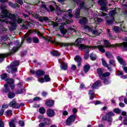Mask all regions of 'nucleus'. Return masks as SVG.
Returning <instances> with one entry per match:
<instances>
[{
	"label": "nucleus",
	"mask_w": 127,
	"mask_h": 127,
	"mask_svg": "<svg viewBox=\"0 0 127 127\" xmlns=\"http://www.w3.org/2000/svg\"><path fill=\"white\" fill-rule=\"evenodd\" d=\"M6 6H1V12L0 13V22L10 24V30H15L17 27V24L22 23L23 19L19 17V16L16 14H11L6 10Z\"/></svg>",
	"instance_id": "1"
},
{
	"label": "nucleus",
	"mask_w": 127,
	"mask_h": 127,
	"mask_svg": "<svg viewBox=\"0 0 127 127\" xmlns=\"http://www.w3.org/2000/svg\"><path fill=\"white\" fill-rule=\"evenodd\" d=\"M15 45H17V46H14L12 49H11L10 52L6 53V54H0V63H1L2 61H3V60L5 57H7L8 56H10V55H12L13 53H15L20 47H21V45H22V44H21L19 45V42L18 41H16L15 42Z\"/></svg>",
	"instance_id": "2"
},
{
	"label": "nucleus",
	"mask_w": 127,
	"mask_h": 127,
	"mask_svg": "<svg viewBox=\"0 0 127 127\" xmlns=\"http://www.w3.org/2000/svg\"><path fill=\"white\" fill-rule=\"evenodd\" d=\"M54 44L55 45H57V46H61L62 47L64 46V47H67L68 46H70V45H74V46H78L79 48V46L82 45V39L81 38H78L76 40L74 43H61L57 41L53 42Z\"/></svg>",
	"instance_id": "3"
},
{
	"label": "nucleus",
	"mask_w": 127,
	"mask_h": 127,
	"mask_svg": "<svg viewBox=\"0 0 127 127\" xmlns=\"http://www.w3.org/2000/svg\"><path fill=\"white\" fill-rule=\"evenodd\" d=\"M19 65V61H15L6 67V71L9 73L15 74L17 72V66Z\"/></svg>",
	"instance_id": "4"
},
{
	"label": "nucleus",
	"mask_w": 127,
	"mask_h": 127,
	"mask_svg": "<svg viewBox=\"0 0 127 127\" xmlns=\"http://www.w3.org/2000/svg\"><path fill=\"white\" fill-rule=\"evenodd\" d=\"M104 42L105 47H120L124 51H127V43L126 42H124L122 43L116 44L115 45H111L107 40H104Z\"/></svg>",
	"instance_id": "5"
},
{
	"label": "nucleus",
	"mask_w": 127,
	"mask_h": 127,
	"mask_svg": "<svg viewBox=\"0 0 127 127\" xmlns=\"http://www.w3.org/2000/svg\"><path fill=\"white\" fill-rule=\"evenodd\" d=\"M96 48V47L95 46H86L84 44H81L79 46V49L80 50H81L82 51H84L85 52V53L84 55V59H88L89 58V53L90 52V50H94Z\"/></svg>",
	"instance_id": "6"
},
{
	"label": "nucleus",
	"mask_w": 127,
	"mask_h": 127,
	"mask_svg": "<svg viewBox=\"0 0 127 127\" xmlns=\"http://www.w3.org/2000/svg\"><path fill=\"white\" fill-rule=\"evenodd\" d=\"M117 11L116 9L112 10L109 12V15L106 17V21L108 24H112L115 20V18H114V15L116 14Z\"/></svg>",
	"instance_id": "7"
},
{
	"label": "nucleus",
	"mask_w": 127,
	"mask_h": 127,
	"mask_svg": "<svg viewBox=\"0 0 127 127\" xmlns=\"http://www.w3.org/2000/svg\"><path fill=\"white\" fill-rule=\"evenodd\" d=\"M97 74L101 80H104L106 77H109L111 75V73L107 72L104 73V69L98 68L97 69Z\"/></svg>",
	"instance_id": "8"
},
{
	"label": "nucleus",
	"mask_w": 127,
	"mask_h": 127,
	"mask_svg": "<svg viewBox=\"0 0 127 127\" xmlns=\"http://www.w3.org/2000/svg\"><path fill=\"white\" fill-rule=\"evenodd\" d=\"M79 7L80 8L75 9V17L76 18H79V17H80V10L81 9L83 8V9L86 10V9H89V8H90V7L86 8L85 7V3L83 2L80 3Z\"/></svg>",
	"instance_id": "9"
},
{
	"label": "nucleus",
	"mask_w": 127,
	"mask_h": 127,
	"mask_svg": "<svg viewBox=\"0 0 127 127\" xmlns=\"http://www.w3.org/2000/svg\"><path fill=\"white\" fill-rule=\"evenodd\" d=\"M76 118H77V114L70 115L66 120L67 126H71V125H72V123H74V122H75Z\"/></svg>",
	"instance_id": "10"
},
{
	"label": "nucleus",
	"mask_w": 127,
	"mask_h": 127,
	"mask_svg": "<svg viewBox=\"0 0 127 127\" xmlns=\"http://www.w3.org/2000/svg\"><path fill=\"white\" fill-rule=\"evenodd\" d=\"M79 22L80 23V24H81L82 26L84 27V29L89 28L88 26L85 25L87 22H88V19H87V18L82 17L79 19Z\"/></svg>",
	"instance_id": "11"
},
{
	"label": "nucleus",
	"mask_w": 127,
	"mask_h": 127,
	"mask_svg": "<svg viewBox=\"0 0 127 127\" xmlns=\"http://www.w3.org/2000/svg\"><path fill=\"white\" fill-rule=\"evenodd\" d=\"M9 106L13 109H18V103H17L16 100L14 99L9 103Z\"/></svg>",
	"instance_id": "12"
},
{
	"label": "nucleus",
	"mask_w": 127,
	"mask_h": 127,
	"mask_svg": "<svg viewBox=\"0 0 127 127\" xmlns=\"http://www.w3.org/2000/svg\"><path fill=\"white\" fill-rule=\"evenodd\" d=\"M37 6H40L41 8H44V9H45L46 11H50V10L49 9L47 8L46 7V5H45V3L39 1L38 3H37Z\"/></svg>",
	"instance_id": "13"
},
{
	"label": "nucleus",
	"mask_w": 127,
	"mask_h": 127,
	"mask_svg": "<svg viewBox=\"0 0 127 127\" xmlns=\"http://www.w3.org/2000/svg\"><path fill=\"white\" fill-rule=\"evenodd\" d=\"M10 91V88H9L8 85L6 84L4 85V88L1 89V92H2L3 94H8Z\"/></svg>",
	"instance_id": "14"
},
{
	"label": "nucleus",
	"mask_w": 127,
	"mask_h": 127,
	"mask_svg": "<svg viewBox=\"0 0 127 127\" xmlns=\"http://www.w3.org/2000/svg\"><path fill=\"white\" fill-rule=\"evenodd\" d=\"M47 115L49 118H53L55 116V112L52 109H48L47 111Z\"/></svg>",
	"instance_id": "15"
},
{
	"label": "nucleus",
	"mask_w": 127,
	"mask_h": 127,
	"mask_svg": "<svg viewBox=\"0 0 127 127\" xmlns=\"http://www.w3.org/2000/svg\"><path fill=\"white\" fill-rule=\"evenodd\" d=\"M23 37L24 38L21 41V44H23V42H24V40H26L27 43H30L31 42H32V39L31 38V37L28 36H26L25 35L23 36Z\"/></svg>",
	"instance_id": "16"
},
{
	"label": "nucleus",
	"mask_w": 127,
	"mask_h": 127,
	"mask_svg": "<svg viewBox=\"0 0 127 127\" xmlns=\"http://www.w3.org/2000/svg\"><path fill=\"white\" fill-rule=\"evenodd\" d=\"M74 60L77 63V67H80L81 64V62H82V58L81 57H80V56H76L74 58Z\"/></svg>",
	"instance_id": "17"
},
{
	"label": "nucleus",
	"mask_w": 127,
	"mask_h": 127,
	"mask_svg": "<svg viewBox=\"0 0 127 127\" xmlns=\"http://www.w3.org/2000/svg\"><path fill=\"white\" fill-rule=\"evenodd\" d=\"M117 59L118 62H119V63H120L121 65H123V66H126L127 65V63H126V61H125V60H124L122 57L118 56L117 57Z\"/></svg>",
	"instance_id": "18"
},
{
	"label": "nucleus",
	"mask_w": 127,
	"mask_h": 127,
	"mask_svg": "<svg viewBox=\"0 0 127 127\" xmlns=\"http://www.w3.org/2000/svg\"><path fill=\"white\" fill-rule=\"evenodd\" d=\"M102 82L100 80L96 81V82L94 83L92 86V89H96L98 87H101Z\"/></svg>",
	"instance_id": "19"
},
{
	"label": "nucleus",
	"mask_w": 127,
	"mask_h": 127,
	"mask_svg": "<svg viewBox=\"0 0 127 127\" xmlns=\"http://www.w3.org/2000/svg\"><path fill=\"white\" fill-rule=\"evenodd\" d=\"M94 47H95V49H96V48H98L99 51H100V52H101L102 53H105V52H106V51L105 50V48H104L103 46H102V45H99L98 46H94Z\"/></svg>",
	"instance_id": "20"
},
{
	"label": "nucleus",
	"mask_w": 127,
	"mask_h": 127,
	"mask_svg": "<svg viewBox=\"0 0 127 127\" xmlns=\"http://www.w3.org/2000/svg\"><path fill=\"white\" fill-rule=\"evenodd\" d=\"M88 94L90 96V100H93L95 98V91L94 90H89Z\"/></svg>",
	"instance_id": "21"
},
{
	"label": "nucleus",
	"mask_w": 127,
	"mask_h": 127,
	"mask_svg": "<svg viewBox=\"0 0 127 127\" xmlns=\"http://www.w3.org/2000/svg\"><path fill=\"white\" fill-rule=\"evenodd\" d=\"M60 67L62 70H67V68H68V65L66 63L63 62L60 65Z\"/></svg>",
	"instance_id": "22"
},
{
	"label": "nucleus",
	"mask_w": 127,
	"mask_h": 127,
	"mask_svg": "<svg viewBox=\"0 0 127 127\" xmlns=\"http://www.w3.org/2000/svg\"><path fill=\"white\" fill-rule=\"evenodd\" d=\"M7 97L8 99H13V98L15 97V93H14L13 91L10 90L7 93Z\"/></svg>",
	"instance_id": "23"
},
{
	"label": "nucleus",
	"mask_w": 127,
	"mask_h": 127,
	"mask_svg": "<svg viewBox=\"0 0 127 127\" xmlns=\"http://www.w3.org/2000/svg\"><path fill=\"white\" fill-rule=\"evenodd\" d=\"M15 123H17V120L16 119H14L9 123L10 127H15Z\"/></svg>",
	"instance_id": "24"
},
{
	"label": "nucleus",
	"mask_w": 127,
	"mask_h": 127,
	"mask_svg": "<svg viewBox=\"0 0 127 127\" xmlns=\"http://www.w3.org/2000/svg\"><path fill=\"white\" fill-rule=\"evenodd\" d=\"M98 3L101 6L102 10H105V5H106V2L103 0H100L98 1Z\"/></svg>",
	"instance_id": "25"
},
{
	"label": "nucleus",
	"mask_w": 127,
	"mask_h": 127,
	"mask_svg": "<svg viewBox=\"0 0 127 127\" xmlns=\"http://www.w3.org/2000/svg\"><path fill=\"white\" fill-rule=\"evenodd\" d=\"M91 68V66L89 65V64H85L83 66V71L85 72V73H88L89 72V70H90Z\"/></svg>",
	"instance_id": "26"
},
{
	"label": "nucleus",
	"mask_w": 127,
	"mask_h": 127,
	"mask_svg": "<svg viewBox=\"0 0 127 127\" xmlns=\"http://www.w3.org/2000/svg\"><path fill=\"white\" fill-rule=\"evenodd\" d=\"M36 75L37 76H44V75H45V72L43 70H38L36 71Z\"/></svg>",
	"instance_id": "27"
},
{
	"label": "nucleus",
	"mask_w": 127,
	"mask_h": 127,
	"mask_svg": "<svg viewBox=\"0 0 127 127\" xmlns=\"http://www.w3.org/2000/svg\"><path fill=\"white\" fill-rule=\"evenodd\" d=\"M59 29L62 34L65 35V33H67V30L64 29V26H60Z\"/></svg>",
	"instance_id": "28"
},
{
	"label": "nucleus",
	"mask_w": 127,
	"mask_h": 127,
	"mask_svg": "<svg viewBox=\"0 0 127 127\" xmlns=\"http://www.w3.org/2000/svg\"><path fill=\"white\" fill-rule=\"evenodd\" d=\"M46 106L48 107H53V105H54V101L52 100H49L46 103Z\"/></svg>",
	"instance_id": "29"
},
{
	"label": "nucleus",
	"mask_w": 127,
	"mask_h": 127,
	"mask_svg": "<svg viewBox=\"0 0 127 127\" xmlns=\"http://www.w3.org/2000/svg\"><path fill=\"white\" fill-rule=\"evenodd\" d=\"M105 55L107 58L109 59H113L114 58V56H113V54L111 53L110 52H107L105 53Z\"/></svg>",
	"instance_id": "30"
},
{
	"label": "nucleus",
	"mask_w": 127,
	"mask_h": 127,
	"mask_svg": "<svg viewBox=\"0 0 127 127\" xmlns=\"http://www.w3.org/2000/svg\"><path fill=\"white\" fill-rule=\"evenodd\" d=\"M6 82L8 84V85H11V84H13L14 82V80L12 78H8L6 80Z\"/></svg>",
	"instance_id": "31"
},
{
	"label": "nucleus",
	"mask_w": 127,
	"mask_h": 127,
	"mask_svg": "<svg viewBox=\"0 0 127 127\" xmlns=\"http://www.w3.org/2000/svg\"><path fill=\"white\" fill-rule=\"evenodd\" d=\"M90 58L91 60H92V61H95V60L97 59V57L94 53H92L90 55Z\"/></svg>",
	"instance_id": "32"
},
{
	"label": "nucleus",
	"mask_w": 127,
	"mask_h": 127,
	"mask_svg": "<svg viewBox=\"0 0 127 127\" xmlns=\"http://www.w3.org/2000/svg\"><path fill=\"white\" fill-rule=\"evenodd\" d=\"M32 41L34 43L37 44V43H39V39L37 37H34L32 38Z\"/></svg>",
	"instance_id": "33"
},
{
	"label": "nucleus",
	"mask_w": 127,
	"mask_h": 127,
	"mask_svg": "<svg viewBox=\"0 0 127 127\" xmlns=\"http://www.w3.org/2000/svg\"><path fill=\"white\" fill-rule=\"evenodd\" d=\"M7 36H3L1 37L0 41L2 42V43H4L5 41L7 40Z\"/></svg>",
	"instance_id": "34"
},
{
	"label": "nucleus",
	"mask_w": 127,
	"mask_h": 127,
	"mask_svg": "<svg viewBox=\"0 0 127 127\" xmlns=\"http://www.w3.org/2000/svg\"><path fill=\"white\" fill-rule=\"evenodd\" d=\"M113 30L115 32H120L121 29H120V27L118 26H114L112 28Z\"/></svg>",
	"instance_id": "35"
},
{
	"label": "nucleus",
	"mask_w": 127,
	"mask_h": 127,
	"mask_svg": "<svg viewBox=\"0 0 127 127\" xmlns=\"http://www.w3.org/2000/svg\"><path fill=\"white\" fill-rule=\"evenodd\" d=\"M109 63L110 65L112 66H116V61L114 59L110 60Z\"/></svg>",
	"instance_id": "36"
},
{
	"label": "nucleus",
	"mask_w": 127,
	"mask_h": 127,
	"mask_svg": "<svg viewBox=\"0 0 127 127\" xmlns=\"http://www.w3.org/2000/svg\"><path fill=\"white\" fill-rule=\"evenodd\" d=\"M40 21H48L49 20V18L48 17L44 16L40 18Z\"/></svg>",
	"instance_id": "37"
},
{
	"label": "nucleus",
	"mask_w": 127,
	"mask_h": 127,
	"mask_svg": "<svg viewBox=\"0 0 127 127\" xmlns=\"http://www.w3.org/2000/svg\"><path fill=\"white\" fill-rule=\"evenodd\" d=\"M113 112L115 114L119 115V114H121V112H122V110L119 108H115V109H114Z\"/></svg>",
	"instance_id": "38"
},
{
	"label": "nucleus",
	"mask_w": 127,
	"mask_h": 127,
	"mask_svg": "<svg viewBox=\"0 0 127 127\" xmlns=\"http://www.w3.org/2000/svg\"><path fill=\"white\" fill-rule=\"evenodd\" d=\"M39 112L42 114H45V108L44 107H40L39 109Z\"/></svg>",
	"instance_id": "39"
},
{
	"label": "nucleus",
	"mask_w": 127,
	"mask_h": 127,
	"mask_svg": "<svg viewBox=\"0 0 127 127\" xmlns=\"http://www.w3.org/2000/svg\"><path fill=\"white\" fill-rule=\"evenodd\" d=\"M44 80L46 82H49L50 81L51 78L49 77V75L46 74L44 76Z\"/></svg>",
	"instance_id": "40"
},
{
	"label": "nucleus",
	"mask_w": 127,
	"mask_h": 127,
	"mask_svg": "<svg viewBox=\"0 0 127 127\" xmlns=\"http://www.w3.org/2000/svg\"><path fill=\"white\" fill-rule=\"evenodd\" d=\"M51 54L53 55V56H60V54L58 53V51H54V52H51Z\"/></svg>",
	"instance_id": "41"
},
{
	"label": "nucleus",
	"mask_w": 127,
	"mask_h": 127,
	"mask_svg": "<svg viewBox=\"0 0 127 127\" xmlns=\"http://www.w3.org/2000/svg\"><path fill=\"white\" fill-rule=\"evenodd\" d=\"M104 80V83L105 84V85H109L110 83H111V81H110V80L108 78H105L103 79Z\"/></svg>",
	"instance_id": "42"
},
{
	"label": "nucleus",
	"mask_w": 127,
	"mask_h": 127,
	"mask_svg": "<svg viewBox=\"0 0 127 127\" xmlns=\"http://www.w3.org/2000/svg\"><path fill=\"white\" fill-rule=\"evenodd\" d=\"M101 61L102 62L103 66H104V67H106L108 66V64H107V62H106V61H105L104 59H102Z\"/></svg>",
	"instance_id": "43"
},
{
	"label": "nucleus",
	"mask_w": 127,
	"mask_h": 127,
	"mask_svg": "<svg viewBox=\"0 0 127 127\" xmlns=\"http://www.w3.org/2000/svg\"><path fill=\"white\" fill-rule=\"evenodd\" d=\"M5 114L6 116H11V115H12V111L7 110L5 112Z\"/></svg>",
	"instance_id": "44"
},
{
	"label": "nucleus",
	"mask_w": 127,
	"mask_h": 127,
	"mask_svg": "<svg viewBox=\"0 0 127 127\" xmlns=\"http://www.w3.org/2000/svg\"><path fill=\"white\" fill-rule=\"evenodd\" d=\"M7 77V74L6 73H3L0 75V78L2 80H4Z\"/></svg>",
	"instance_id": "45"
},
{
	"label": "nucleus",
	"mask_w": 127,
	"mask_h": 127,
	"mask_svg": "<svg viewBox=\"0 0 127 127\" xmlns=\"http://www.w3.org/2000/svg\"><path fill=\"white\" fill-rule=\"evenodd\" d=\"M106 116L108 117V118H111V117L114 116V113H113V112H109V113H107L106 114Z\"/></svg>",
	"instance_id": "46"
},
{
	"label": "nucleus",
	"mask_w": 127,
	"mask_h": 127,
	"mask_svg": "<svg viewBox=\"0 0 127 127\" xmlns=\"http://www.w3.org/2000/svg\"><path fill=\"white\" fill-rule=\"evenodd\" d=\"M22 93H23V89H21L16 92V95H19V94H22Z\"/></svg>",
	"instance_id": "47"
},
{
	"label": "nucleus",
	"mask_w": 127,
	"mask_h": 127,
	"mask_svg": "<svg viewBox=\"0 0 127 127\" xmlns=\"http://www.w3.org/2000/svg\"><path fill=\"white\" fill-rule=\"evenodd\" d=\"M124 120L123 121V124L124 126H127V116L124 117Z\"/></svg>",
	"instance_id": "48"
},
{
	"label": "nucleus",
	"mask_w": 127,
	"mask_h": 127,
	"mask_svg": "<svg viewBox=\"0 0 127 127\" xmlns=\"http://www.w3.org/2000/svg\"><path fill=\"white\" fill-rule=\"evenodd\" d=\"M8 3L9 5L11 6V7H13V8H15V5H14V4H13V3H12V2L9 1Z\"/></svg>",
	"instance_id": "49"
},
{
	"label": "nucleus",
	"mask_w": 127,
	"mask_h": 127,
	"mask_svg": "<svg viewBox=\"0 0 127 127\" xmlns=\"http://www.w3.org/2000/svg\"><path fill=\"white\" fill-rule=\"evenodd\" d=\"M91 32L93 35H100V34L99 33V32H98V31L93 30Z\"/></svg>",
	"instance_id": "50"
},
{
	"label": "nucleus",
	"mask_w": 127,
	"mask_h": 127,
	"mask_svg": "<svg viewBox=\"0 0 127 127\" xmlns=\"http://www.w3.org/2000/svg\"><path fill=\"white\" fill-rule=\"evenodd\" d=\"M15 1L19 4H23V1L22 0H15Z\"/></svg>",
	"instance_id": "51"
},
{
	"label": "nucleus",
	"mask_w": 127,
	"mask_h": 127,
	"mask_svg": "<svg viewBox=\"0 0 127 127\" xmlns=\"http://www.w3.org/2000/svg\"><path fill=\"white\" fill-rule=\"evenodd\" d=\"M10 88H11V90H13L15 88V84L12 83L10 85H9Z\"/></svg>",
	"instance_id": "52"
},
{
	"label": "nucleus",
	"mask_w": 127,
	"mask_h": 127,
	"mask_svg": "<svg viewBox=\"0 0 127 127\" xmlns=\"http://www.w3.org/2000/svg\"><path fill=\"white\" fill-rule=\"evenodd\" d=\"M107 31H108V35L109 37H110V39H113V36H112V34H111L110 31L109 29H108Z\"/></svg>",
	"instance_id": "53"
},
{
	"label": "nucleus",
	"mask_w": 127,
	"mask_h": 127,
	"mask_svg": "<svg viewBox=\"0 0 127 127\" xmlns=\"http://www.w3.org/2000/svg\"><path fill=\"white\" fill-rule=\"evenodd\" d=\"M68 15L69 16V17H72L73 15H72V10L70 9L67 11Z\"/></svg>",
	"instance_id": "54"
},
{
	"label": "nucleus",
	"mask_w": 127,
	"mask_h": 127,
	"mask_svg": "<svg viewBox=\"0 0 127 127\" xmlns=\"http://www.w3.org/2000/svg\"><path fill=\"white\" fill-rule=\"evenodd\" d=\"M0 127H4V123H3L1 119H0Z\"/></svg>",
	"instance_id": "55"
},
{
	"label": "nucleus",
	"mask_w": 127,
	"mask_h": 127,
	"mask_svg": "<svg viewBox=\"0 0 127 127\" xmlns=\"http://www.w3.org/2000/svg\"><path fill=\"white\" fill-rule=\"evenodd\" d=\"M49 8H50V10H51V11H54L55 10V8H54V7H53V6L52 5H50L49 6Z\"/></svg>",
	"instance_id": "56"
},
{
	"label": "nucleus",
	"mask_w": 127,
	"mask_h": 127,
	"mask_svg": "<svg viewBox=\"0 0 127 127\" xmlns=\"http://www.w3.org/2000/svg\"><path fill=\"white\" fill-rule=\"evenodd\" d=\"M19 125L20 127H24V122L22 121H20L19 122Z\"/></svg>",
	"instance_id": "57"
},
{
	"label": "nucleus",
	"mask_w": 127,
	"mask_h": 127,
	"mask_svg": "<svg viewBox=\"0 0 127 127\" xmlns=\"http://www.w3.org/2000/svg\"><path fill=\"white\" fill-rule=\"evenodd\" d=\"M33 101H41V98L39 97H36L33 98Z\"/></svg>",
	"instance_id": "58"
},
{
	"label": "nucleus",
	"mask_w": 127,
	"mask_h": 127,
	"mask_svg": "<svg viewBox=\"0 0 127 127\" xmlns=\"http://www.w3.org/2000/svg\"><path fill=\"white\" fill-rule=\"evenodd\" d=\"M38 81L40 82V83H44V78H38Z\"/></svg>",
	"instance_id": "59"
},
{
	"label": "nucleus",
	"mask_w": 127,
	"mask_h": 127,
	"mask_svg": "<svg viewBox=\"0 0 127 127\" xmlns=\"http://www.w3.org/2000/svg\"><path fill=\"white\" fill-rule=\"evenodd\" d=\"M48 93L46 91H43L42 93V95L43 96V97H46V96H47L48 95Z\"/></svg>",
	"instance_id": "60"
},
{
	"label": "nucleus",
	"mask_w": 127,
	"mask_h": 127,
	"mask_svg": "<svg viewBox=\"0 0 127 127\" xmlns=\"http://www.w3.org/2000/svg\"><path fill=\"white\" fill-rule=\"evenodd\" d=\"M21 27H22V28H23V29H26V28H27V26L24 24H23V25L20 26Z\"/></svg>",
	"instance_id": "61"
},
{
	"label": "nucleus",
	"mask_w": 127,
	"mask_h": 127,
	"mask_svg": "<svg viewBox=\"0 0 127 127\" xmlns=\"http://www.w3.org/2000/svg\"><path fill=\"white\" fill-rule=\"evenodd\" d=\"M121 30L122 31H126V27H125L124 25H121Z\"/></svg>",
	"instance_id": "62"
},
{
	"label": "nucleus",
	"mask_w": 127,
	"mask_h": 127,
	"mask_svg": "<svg viewBox=\"0 0 127 127\" xmlns=\"http://www.w3.org/2000/svg\"><path fill=\"white\" fill-rule=\"evenodd\" d=\"M46 124L44 123H41L39 125V127H44Z\"/></svg>",
	"instance_id": "63"
},
{
	"label": "nucleus",
	"mask_w": 127,
	"mask_h": 127,
	"mask_svg": "<svg viewBox=\"0 0 127 127\" xmlns=\"http://www.w3.org/2000/svg\"><path fill=\"white\" fill-rule=\"evenodd\" d=\"M123 70L125 71V73H127V66H123Z\"/></svg>",
	"instance_id": "64"
}]
</instances>
